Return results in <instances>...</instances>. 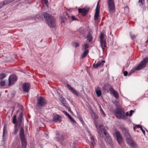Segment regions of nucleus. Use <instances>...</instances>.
Instances as JSON below:
<instances>
[{"instance_id":"1","label":"nucleus","mask_w":148,"mask_h":148,"mask_svg":"<svg viewBox=\"0 0 148 148\" xmlns=\"http://www.w3.org/2000/svg\"><path fill=\"white\" fill-rule=\"evenodd\" d=\"M43 15L49 26L51 27H54L56 26L55 21L53 16L46 12H44Z\"/></svg>"},{"instance_id":"2","label":"nucleus","mask_w":148,"mask_h":148,"mask_svg":"<svg viewBox=\"0 0 148 148\" xmlns=\"http://www.w3.org/2000/svg\"><path fill=\"white\" fill-rule=\"evenodd\" d=\"M107 1L109 12L111 14L114 12L115 6L114 0H107Z\"/></svg>"},{"instance_id":"3","label":"nucleus","mask_w":148,"mask_h":148,"mask_svg":"<svg viewBox=\"0 0 148 148\" xmlns=\"http://www.w3.org/2000/svg\"><path fill=\"white\" fill-rule=\"evenodd\" d=\"M148 62V57L145 58L135 68V70L138 71L145 68Z\"/></svg>"},{"instance_id":"4","label":"nucleus","mask_w":148,"mask_h":148,"mask_svg":"<svg viewBox=\"0 0 148 148\" xmlns=\"http://www.w3.org/2000/svg\"><path fill=\"white\" fill-rule=\"evenodd\" d=\"M124 113V112L123 110L121 108H118L115 110L114 114L118 119H120Z\"/></svg>"},{"instance_id":"5","label":"nucleus","mask_w":148,"mask_h":148,"mask_svg":"<svg viewBox=\"0 0 148 148\" xmlns=\"http://www.w3.org/2000/svg\"><path fill=\"white\" fill-rule=\"evenodd\" d=\"M46 100L42 97H40L37 99V104L38 105L43 106H45L47 103Z\"/></svg>"},{"instance_id":"6","label":"nucleus","mask_w":148,"mask_h":148,"mask_svg":"<svg viewBox=\"0 0 148 148\" xmlns=\"http://www.w3.org/2000/svg\"><path fill=\"white\" fill-rule=\"evenodd\" d=\"M105 133H106V134L104 135L105 136L104 139L105 141L110 146H112L113 145V141L111 136L108 132L106 133L105 132Z\"/></svg>"},{"instance_id":"7","label":"nucleus","mask_w":148,"mask_h":148,"mask_svg":"<svg viewBox=\"0 0 148 148\" xmlns=\"http://www.w3.org/2000/svg\"><path fill=\"white\" fill-rule=\"evenodd\" d=\"M17 80V77L16 75H12L10 76L8 78L9 82L8 86H10Z\"/></svg>"},{"instance_id":"8","label":"nucleus","mask_w":148,"mask_h":148,"mask_svg":"<svg viewBox=\"0 0 148 148\" xmlns=\"http://www.w3.org/2000/svg\"><path fill=\"white\" fill-rule=\"evenodd\" d=\"M52 116L53 121L56 123L60 122L62 119V117L61 116L56 114H54Z\"/></svg>"},{"instance_id":"9","label":"nucleus","mask_w":148,"mask_h":148,"mask_svg":"<svg viewBox=\"0 0 148 148\" xmlns=\"http://www.w3.org/2000/svg\"><path fill=\"white\" fill-rule=\"evenodd\" d=\"M66 86L70 90L78 97H79L81 96L80 93L72 87L70 84H67Z\"/></svg>"},{"instance_id":"10","label":"nucleus","mask_w":148,"mask_h":148,"mask_svg":"<svg viewBox=\"0 0 148 148\" xmlns=\"http://www.w3.org/2000/svg\"><path fill=\"white\" fill-rule=\"evenodd\" d=\"M115 136L118 143L121 144L122 142V138L119 131H116L115 132Z\"/></svg>"},{"instance_id":"11","label":"nucleus","mask_w":148,"mask_h":148,"mask_svg":"<svg viewBox=\"0 0 148 148\" xmlns=\"http://www.w3.org/2000/svg\"><path fill=\"white\" fill-rule=\"evenodd\" d=\"M30 88V84L29 83H25L23 85L22 88L23 91L27 93L29 92Z\"/></svg>"},{"instance_id":"12","label":"nucleus","mask_w":148,"mask_h":148,"mask_svg":"<svg viewBox=\"0 0 148 148\" xmlns=\"http://www.w3.org/2000/svg\"><path fill=\"white\" fill-rule=\"evenodd\" d=\"M95 126L98 129L97 130L98 132L99 133L100 131L102 133H103L104 135L106 134V133H105V132L106 133H108L107 131L104 128V126L103 125H99V128H98L97 125L96 124Z\"/></svg>"},{"instance_id":"13","label":"nucleus","mask_w":148,"mask_h":148,"mask_svg":"<svg viewBox=\"0 0 148 148\" xmlns=\"http://www.w3.org/2000/svg\"><path fill=\"white\" fill-rule=\"evenodd\" d=\"M99 0L98 1L96 8L94 16V19L95 20H97L99 17Z\"/></svg>"},{"instance_id":"14","label":"nucleus","mask_w":148,"mask_h":148,"mask_svg":"<svg viewBox=\"0 0 148 148\" xmlns=\"http://www.w3.org/2000/svg\"><path fill=\"white\" fill-rule=\"evenodd\" d=\"M105 62V60H99L96 64L95 63L93 64V67L95 68H96L99 66H101L103 65Z\"/></svg>"},{"instance_id":"15","label":"nucleus","mask_w":148,"mask_h":148,"mask_svg":"<svg viewBox=\"0 0 148 148\" xmlns=\"http://www.w3.org/2000/svg\"><path fill=\"white\" fill-rule=\"evenodd\" d=\"M87 132L88 134V135L90 136V138L91 140V144L92 146L94 147L95 145H96L95 142V141L94 138L89 130H88Z\"/></svg>"},{"instance_id":"16","label":"nucleus","mask_w":148,"mask_h":148,"mask_svg":"<svg viewBox=\"0 0 148 148\" xmlns=\"http://www.w3.org/2000/svg\"><path fill=\"white\" fill-rule=\"evenodd\" d=\"M123 133L125 136L127 137H130V134L128 132V130L126 128L124 127H120Z\"/></svg>"},{"instance_id":"17","label":"nucleus","mask_w":148,"mask_h":148,"mask_svg":"<svg viewBox=\"0 0 148 148\" xmlns=\"http://www.w3.org/2000/svg\"><path fill=\"white\" fill-rule=\"evenodd\" d=\"M88 10L86 8H84L82 9L79 8L78 12L79 13H82L83 16H85L87 13Z\"/></svg>"},{"instance_id":"18","label":"nucleus","mask_w":148,"mask_h":148,"mask_svg":"<svg viewBox=\"0 0 148 148\" xmlns=\"http://www.w3.org/2000/svg\"><path fill=\"white\" fill-rule=\"evenodd\" d=\"M109 90L112 93L116 98L118 99L119 98V95L118 92L112 86L110 88Z\"/></svg>"},{"instance_id":"19","label":"nucleus","mask_w":148,"mask_h":148,"mask_svg":"<svg viewBox=\"0 0 148 148\" xmlns=\"http://www.w3.org/2000/svg\"><path fill=\"white\" fill-rule=\"evenodd\" d=\"M23 119L22 113H21L18 118L17 124H18L19 126L21 125L22 124Z\"/></svg>"},{"instance_id":"20","label":"nucleus","mask_w":148,"mask_h":148,"mask_svg":"<svg viewBox=\"0 0 148 148\" xmlns=\"http://www.w3.org/2000/svg\"><path fill=\"white\" fill-rule=\"evenodd\" d=\"M22 146L23 148H25L27 145V142L26 140L25 139V138L21 139Z\"/></svg>"},{"instance_id":"21","label":"nucleus","mask_w":148,"mask_h":148,"mask_svg":"<svg viewBox=\"0 0 148 148\" xmlns=\"http://www.w3.org/2000/svg\"><path fill=\"white\" fill-rule=\"evenodd\" d=\"M19 135L20 139H23V138H25L24 130L23 128L22 127H21L20 128L19 132Z\"/></svg>"},{"instance_id":"22","label":"nucleus","mask_w":148,"mask_h":148,"mask_svg":"<svg viewBox=\"0 0 148 148\" xmlns=\"http://www.w3.org/2000/svg\"><path fill=\"white\" fill-rule=\"evenodd\" d=\"M100 45L103 51L105 49V48L106 46V42L105 40H101Z\"/></svg>"},{"instance_id":"23","label":"nucleus","mask_w":148,"mask_h":148,"mask_svg":"<svg viewBox=\"0 0 148 148\" xmlns=\"http://www.w3.org/2000/svg\"><path fill=\"white\" fill-rule=\"evenodd\" d=\"M95 90L97 96L98 97L100 96L101 95V92L98 86L95 88Z\"/></svg>"},{"instance_id":"24","label":"nucleus","mask_w":148,"mask_h":148,"mask_svg":"<svg viewBox=\"0 0 148 148\" xmlns=\"http://www.w3.org/2000/svg\"><path fill=\"white\" fill-rule=\"evenodd\" d=\"M86 38L87 40L89 42H91L92 40V36L91 34L89 32L86 36Z\"/></svg>"},{"instance_id":"25","label":"nucleus","mask_w":148,"mask_h":148,"mask_svg":"<svg viewBox=\"0 0 148 148\" xmlns=\"http://www.w3.org/2000/svg\"><path fill=\"white\" fill-rule=\"evenodd\" d=\"M6 127L5 126H4L3 130V136H2V139L4 141L5 140V133L7 132L6 130L5 129Z\"/></svg>"},{"instance_id":"26","label":"nucleus","mask_w":148,"mask_h":148,"mask_svg":"<svg viewBox=\"0 0 148 148\" xmlns=\"http://www.w3.org/2000/svg\"><path fill=\"white\" fill-rule=\"evenodd\" d=\"M126 141L127 143L129 145V146L134 141L130 138H127L126 139Z\"/></svg>"},{"instance_id":"27","label":"nucleus","mask_w":148,"mask_h":148,"mask_svg":"<svg viewBox=\"0 0 148 148\" xmlns=\"http://www.w3.org/2000/svg\"><path fill=\"white\" fill-rule=\"evenodd\" d=\"M88 53V50H86L84 53L82 55L81 58H83L86 57Z\"/></svg>"},{"instance_id":"28","label":"nucleus","mask_w":148,"mask_h":148,"mask_svg":"<svg viewBox=\"0 0 148 148\" xmlns=\"http://www.w3.org/2000/svg\"><path fill=\"white\" fill-rule=\"evenodd\" d=\"M56 136L58 139L60 140H62L63 139V137L62 135H60L59 133L56 134Z\"/></svg>"},{"instance_id":"29","label":"nucleus","mask_w":148,"mask_h":148,"mask_svg":"<svg viewBox=\"0 0 148 148\" xmlns=\"http://www.w3.org/2000/svg\"><path fill=\"white\" fill-rule=\"evenodd\" d=\"M130 146L132 148H137L138 147L137 145L134 141Z\"/></svg>"},{"instance_id":"30","label":"nucleus","mask_w":148,"mask_h":148,"mask_svg":"<svg viewBox=\"0 0 148 148\" xmlns=\"http://www.w3.org/2000/svg\"><path fill=\"white\" fill-rule=\"evenodd\" d=\"M7 4H8V3H7V2L5 0L2 1L0 3V7L1 8L3 6Z\"/></svg>"},{"instance_id":"31","label":"nucleus","mask_w":148,"mask_h":148,"mask_svg":"<svg viewBox=\"0 0 148 148\" xmlns=\"http://www.w3.org/2000/svg\"><path fill=\"white\" fill-rule=\"evenodd\" d=\"M7 4H8V3H7V2L5 0L2 1L0 3V7L1 8L3 6Z\"/></svg>"},{"instance_id":"32","label":"nucleus","mask_w":148,"mask_h":148,"mask_svg":"<svg viewBox=\"0 0 148 148\" xmlns=\"http://www.w3.org/2000/svg\"><path fill=\"white\" fill-rule=\"evenodd\" d=\"M17 122L16 116L15 115L14 116L12 119V123L14 124H16Z\"/></svg>"},{"instance_id":"33","label":"nucleus","mask_w":148,"mask_h":148,"mask_svg":"<svg viewBox=\"0 0 148 148\" xmlns=\"http://www.w3.org/2000/svg\"><path fill=\"white\" fill-rule=\"evenodd\" d=\"M60 100L61 102L63 104L66 103V99L63 97H61L60 98Z\"/></svg>"},{"instance_id":"34","label":"nucleus","mask_w":148,"mask_h":148,"mask_svg":"<svg viewBox=\"0 0 148 148\" xmlns=\"http://www.w3.org/2000/svg\"><path fill=\"white\" fill-rule=\"evenodd\" d=\"M100 113L101 114L103 115L105 117L106 115V114L104 112V111L102 109L101 106H100Z\"/></svg>"},{"instance_id":"35","label":"nucleus","mask_w":148,"mask_h":148,"mask_svg":"<svg viewBox=\"0 0 148 148\" xmlns=\"http://www.w3.org/2000/svg\"><path fill=\"white\" fill-rule=\"evenodd\" d=\"M104 35L103 34L101 33V35L100 36V41H101V40H104L103 38H104Z\"/></svg>"},{"instance_id":"36","label":"nucleus","mask_w":148,"mask_h":148,"mask_svg":"<svg viewBox=\"0 0 148 148\" xmlns=\"http://www.w3.org/2000/svg\"><path fill=\"white\" fill-rule=\"evenodd\" d=\"M6 77L4 73H1L0 74V79L4 78Z\"/></svg>"},{"instance_id":"37","label":"nucleus","mask_w":148,"mask_h":148,"mask_svg":"<svg viewBox=\"0 0 148 148\" xmlns=\"http://www.w3.org/2000/svg\"><path fill=\"white\" fill-rule=\"evenodd\" d=\"M130 35L131 38L132 40L134 39L135 38H136V35H133L132 36V33L131 32L130 33Z\"/></svg>"},{"instance_id":"38","label":"nucleus","mask_w":148,"mask_h":148,"mask_svg":"<svg viewBox=\"0 0 148 148\" xmlns=\"http://www.w3.org/2000/svg\"><path fill=\"white\" fill-rule=\"evenodd\" d=\"M142 127V126L140 125H136L135 126H134L133 127V129H134V130H135V129L136 128H140V127Z\"/></svg>"},{"instance_id":"39","label":"nucleus","mask_w":148,"mask_h":148,"mask_svg":"<svg viewBox=\"0 0 148 148\" xmlns=\"http://www.w3.org/2000/svg\"><path fill=\"white\" fill-rule=\"evenodd\" d=\"M5 81L4 80H1L0 82V84L1 86H4L5 85Z\"/></svg>"},{"instance_id":"40","label":"nucleus","mask_w":148,"mask_h":148,"mask_svg":"<svg viewBox=\"0 0 148 148\" xmlns=\"http://www.w3.org/2000/svg\"><path fill=\"white\" fill-rule=\"evenodd\" d=\"M144 2V0H139L138 2L140 3V5H142Z\"/></svg>"},{"instance_id":"41","label":"nucleus","mask_w":148,"mask_h":148,"mask_svg":"<svg viewBox=\"0 0 148 148\" xmlns=\"http://www.w3.org/2000/svg\"><path fill=\"white\" fill-rule=\"evenodd\" d=\"M68 118L70 119V120L73 122L76 123V122L75 120L72 118V117L70 116H69Z\"/></svg>"},{"instance_id":"42","label":"nucleus","mask_w":148,"mask_h":148,"mask_svg":"<svg viewBox=\"0 0 148 148\" xmlns=\"http://www.w3.org/2000/svg\"><path fill=\"white\" fill-rule=\"evenodd\" d=\"M63 106L65 107L66 108H69V105L66 102L63 104Z\"/></svg>"},{"instance_id":"43","label":"nucleus","mask_w":148,"mask_h":148,"mask_svg":"<svg viewBox=\"0 0 148 148\" xmlns=\"http://www.w3.org/2000/svg\"><path fill=\"white\" fill-rule=\"evenodd\" d=\"M63 113L65 114L68 117L70 115L69 114H68L65 111H63Z\"/></svg>"},{"instance_id":"44","label":"nucleus","mask_w":148,"mask_h":148,"mask_svg":"<svg viewBox=\"0 0 148 148\" xmlns=\"http://www.w3.org/2000/svg\"><path fill=\"white\" fill-rule=\"evenodd\" d=\"M88 45L87 44H86L83 46V48L84 49H86L88 47Z\"/></svg>"},{"instance_id":"45","label":"nucleus","mask_w":148,"mask_h":148,"mask_svg":"<svg viewBox=\"0 0 148 148\" xmlns=\"http://www.w3.org/2000/svg\"><path fill=\"white\" fill-rule=\"evenodd\" d=\"M43 2L45 4L46 6H47L48 1V0H42Z\"/></svg>"},{"instance_id":"46","label":"nucleus","mask_w":148,"mask_h":148,"mask_svg":"<svg viewBox=\"0 0 148 148\" xmlns=\"http://www.w3.org/2000/svg\"><path fill=\"white\" fill-rule=\"evenodd\" d=\"M101 148H105V145L103 143H102L100 144Z\"/></svg>"},{"instance_id":"47","label":"nucleus","mask_w":148,"mask_h":148,"mask_svg":"<svg viewBox=\"0 0 148 148\" xmlns=\"http://www.w3.org/2000/svg\"><path fill=\"white\" fill-rule=\"evenodd\" d=\"M71 19L72 21L78 20V19L76 18L74 16H71Z\"/></svg>"},{"instance_id":"48","label":"nucleus","mask_w":148,"mask_h":148,"mask_svg":"<svg viewBox=\"0 0 148 148\" xmlns=\"http://www.w3.org/2000/svg\"><path fill=\"white\" fill-rule=\"evenodd\" d=\"M73 45H75V47H77L79 46V44L77 43H74Z\"/></svg>"},{"instance_id":"49","label":"nucleus","mask_w":148,"mask_h":148,"mask_svg":"<svg viewBox=\"0 0 148 148\" xmlns=\"http://www.w3.org/2000/svg\"><path fill=\"white\" fill-rule=\"evenodd\" d=\"M134 112V111L132 110H130V114H129V115L130 116H131L133 113Z\"/></svg>"},{"instance_id":"50","label":"nucleus","mask_w":148,"mask_h":148,"mask_svg":"<svg viewBox=\"0 0 148 148\" xmlns=\"http://www.w3.org/2000/svg\"><path fill=\"white\" fill-rule=\"evenodd\" d=\"M13 0H5L6 2H7V3L8 4L10 3L11 2L13 1Z\"/></svg>"},{"instance_id":"51","label":"nucleus","mask_w":148,"mask_h":148,"mask_svg":"<svg viewBox=\"0 0 148 148\" xmlns=\"http://www.w3.org/2000/svg\"><path fill=\"white\" fill-rule=\"evenodd\" d=\"M141 130L142 131L143 133L145 135V131L143 129L142 126L140 127V128Z\"/></svg>"},{"instance_id":"52","label":"nucleus","mask_w":148,"mask_h":148,"mask_svg":"<svg viewBox=\"0 0 148 148\" xmlns=\"http://www.w3.org/2000/svg\"><path fill=\"white\" fill-rule=\"evenodd\" d=\"M128 74V72L127 71H125L123 73V74L124 76H126Z\"/></svg>"},{"instance_id":"53","label":"nucleus","mask_w":148,"mask_h":148,"mask_svg":"<svg viewBox=\"0 0 148 148\" xmlns=\"http://www.w3.org/2000/svg\"><path fill=\"white\" fill-rule=\"evenodd\" d=\"M98 118V115L97 114H95L94 115V119H97Z\"/></svg>"},{"instance_id":"54","label":"nucleus","mask_w":148,"mask_h":148,"mask_svg":"<svg viewBox=\"0 0 148 148\" xmlns=\"http://www.w3.org/2000/svg\"><path fill=\"white\" fill-rule=\"evenodd\" d=\"M134 71V70L133 69H132V72H130L129 73V75H131V73H132V72H133Z\"/></svg>"},{"instance_id":"55","label":"nucleus","mask_w":148,"mask_h":148,"mask_svg":"<svg viewBox=\"0 0 148 148\" xmlns=\"http://www.w3.org/2000/svg\"><path fill=\"white\" fill-rule=\"evenodd\" d=\"M67 109L68 111L70 112H71V108L70 107H69V108H67Z\"/></svg>"},{"instance_id":"56","label":"nucleus","mask_w":148,"mask_h":148,"mask_svg":"<svg viewBox=\"0 0 148 148\" xmlns=\"http://www.w3.org/2000/svg\"><path fill=\"white\" fill-rule=\"evenodd\" d=\"M65 19H66V18L65 17H64V18L63 19V21L61 22V23H62L64 22V20H65Z\"/></svg>"},{"instance_id":"57","label":"nucleus","mask_w":148,"mask_h":148,"mask_svg":"<svg viewBox=\"0 0 148 148\" xmlns=\"http://www.w3.org/2000/svg\"><path fill=\"white\" fill-rule=\"evenodd\" d=\"M128 114H129V113H128V112H126V115L127 116H128Z\"/></svg>"},{"instance_id":"58","label":"nucleus","mask_w":148,"mask_h":148,"mask_svg":"<svg viewBox=\"0 0 148 148\" xmlns=\"http://www.w3.org/2000/svg\"><path fill=\"white\" fill-rule=\"evenodd\" d=\"M86 148H87V147H86Z\"/></svg>"}]
</instances>
